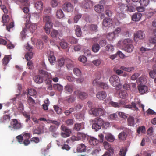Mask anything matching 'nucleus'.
<instances>
[{"mask_svg":"<svg viewBox=\"0 0 156 156\" xmlns=\"http://www.w3.org/2000/svg\"><path fill=\"white\" fill-rule=\"evenodd\" d=\"M132 40L129 38H127L123 41H119L118 43V44L122 45L124 47V50L128 53H131L132 52L134 46L132 44Z\"/></svg>","mask_w":156,"mask_h":156,"instance_id":"nucleus-1","label":"nucleus"},{"mask_svg":"<svg viewBox=\"0 0 156 156\" xmlns=\"http://www.w3.org/2000/svg\"><path fill=\"white\" fill-rule=\"evenodd\" d=\"M43 22L45 24V26L43 28L45 32L48 34H50V29L53 25L52 18L48 15H45L43 16Z\"/></svg>","mask_w":156,"mask_h":156,"instance_id":"nucleus-2","label":"nucleus"},{"mask_svg":"<svg viewBox=\"0 0 156 156\" xmlns=\"http://www.w3.org/2000/svg\"><path fill=\"white\" fill-rule=\"evenodd\" d=\"M16 138L19 143L26 146L28 145L30 143L29 140L30 134L28 133H23L22 134L17 136Z\"/></svg>","mask_w":156,"mask_h":156,"instance_id":"nucleus-3","label":"nucleus"},{"mask_svg":"<svg viewBox=\"0 0 156 156\" xmlns=\"http://www.w3.org/2000/svg\"><path fill=\"white\" fill-rule=\"evenodd\" d=\"M131 104H128L126 105H124L123 107L124 108L131 109L133 107V108L134 110L138 111V108L137 107L139 106L142 108L143 111H144V105L141 104L140 101L138 98H136L134 99V101H133L131 103Z\"/></svg>","mask_w":156,"mask_h":156,"instance_id":"nucleus-4","label":"nucleus"},{"mask_svg":"<svg viewBox=\"0 0 156 156\" xmlns=\"http://www.w3.org/2000/svg\"><path fill=\"white\" fill-rule=\"evenodd\" d=\"M31 18V15L28 14L25 19L26 21L25 27L27 30H28L31 32L33 33L37 29V26L35 24H33L30 22Z\"/></svg>","mask_w":156,"mask_h":156,"instance_id":"nucleus-5","label":"nucleus"},{"mask_svg":"<svg viewBox=\"0 0 156 156\" xmlns=\"http://www.w3.org/2000/svg\"><path fill=\"white\" fill-rule=\"evenodd\" d=\"M90 112V113L96 116L103 115L105 114V110L101 108H92Z\"/></svg>","mask_w":156,"mask_h":156,"instance_id":"nucleus-6","label":"nucleus"},{"mask_svg":"<svg viewBox=\"0 0 156 156\" xmlns=\"http://www.w3.org/2000/svg\"><path fill=\"white\" fill-rule=\"evenodd\" d=\"M93 122L92 128L95 129L96 131L98 130L101 128L102 122V119L99 118H96L93 121Z\"/></svg>","mask_w":156,"mask_h":156,"instance_id":"nucleus-7","label":"nucleus"},{"mask_svg":"<svg viewBox=\"0 0 156 156\" xmlns=\"http://www.w3.org/2000/svg\"><path fill=\"white\" fill-rule=\"evenodd\" d=\"M109 81L112 85L114 87H117L120 84V80L119 77L116 75L111 76L109 78Z\"/></svg>","mask_w":156,"mask_h":156,"instance_id":"nucleus-8","label":"nucleus"},{"mask_svg":"<svg viewBox=\"0 0 156 156\" xmlns=\"http://www.w3.org/2000/svg\"><path fill=\"white\" fill-rule=\"evenodd\" d=\"M22 125L16 119H13L10 123V125L9 127H11L16 129H19L22 128Z\"/></svg>","mask_w":156,"mask_h":156,"instance_id":"nucleus-9","label":"nucleus"},{"mask_svg":"<svg viewBox=\"0 0 156 156\" xmlns=\"http://www.w3.org/2000/svg\"><path fill=\"white\" fill-rule=\"evenodd\" d=\"M74 94L75 95L78 96L79 98L81 100L86 98L88 96V94L87 93L82 92L78 90H75L74 92Z\"/></svg>","mask_w":156,"mask_h":156,"instance_id":"nucleus-10","label":"nucleus"},{"mask_svg":"<svg viewBox=\"0 0 156 156\" xmlns=\"http://www.w3.org/2000/svg\"><path fill=\"white\" fill-rule=\"evenodd\" d=\"M62 9L64 11L67 12H71L73 10V7L70 3L66 2L63 5Z\"/></svg>","mask_w":156,"mask_h":156,"instance_id":"nucleus-11","label":"nucleus"},{"mask_svg":"<svg viewBox=\"0 0 156 156\" xmlns=\"http://www.w3.org/2000/svg\"><path fill=\"white\" fill-rule=\"evenodd\" d=\"M101 73L100 72H98L95 74V79L92 82V84L94 86H99L100 83L99 80L101 78Z\"/></svg>","mask_w":156,"mask_h":156,"instance_id":"nucleus-12","label":"nucleus"},{"mask_svg":"<svg viewBox=\"0 0 156 156\" xmlns=\"http://www.w3.org/2000/svg\"><path fill=\"white\" fill-rule=\"evenodd\" d=\"M134 40L137 38L140 39H143L145 37V34L144 32L141 30H139L136 32L134 34Z\"/></svg>","mask_w":156,"mask_h":156,"instance_id":"nucleus-13","label":"nucleus"},{"mask_svg":"<svg viewBox=\"0 0 156 156\" xmlns=\"http://www.w3.org/2000/svg\"><path fill=\"white\" fill-rule=\"evenodd\" d=\"M96 97L99 99L103 100L106 97L107 94L104 91H99L96 94Z\"/></svg>","mask_w":156,"mask_h":156,"instance_id":"nucleus-14","label":"nucleus"},{"mask_svg":"<svg viewBox=\"0 0 156 156\" xmlns=\"http://www.w3.org/2000/svg\"><path fill=\"white\" fill-rule=\"evenodd\" d=\"M138 88L139 92L141 94L145 93L148 90V87L147 86L141 84L138 86Z\"/></svg>","mask_w":156,"mask_h":156,"instance_id":"nucleus-15","label":"nucleus"},{"mask_svg":"<svg viewBox=\"0 0 156 156\" xmlns=\"http://www.w3.org/2000/svg\"><path fill=\"white\" fill-rule=\"evenodd\" d=\"M142 16V14L139 12H136L131 16L132 20L135 22L139 21Z\"/></svg>","mask_w":156,"mask_h":156,"instance_id":"nucleus-16","label":"nucleus"},{"mask_svg":"<svg viewBox=\"0 0 156 156\" xmlns=\"http://www.w3.org/2000/svg\"><path fill=\"white\" fill-rule=\"evenodd\" d=\"M39 73L41 74L44 78H51V75L48 72L46 71L40 69L39 70Z\"/></svg>","mask_w":156,"mask_h":156,"instance_id":"nucleus-17","label":"nucleus"},{"mask_svg":"<svg viewBox=\"0 0 156 156\" xmlns=\"http://www.w3.org/2000/svg\"><path fill=\"white\" fill-rule=\"evenodd\" d=\"M112 23V21L110 18H105L103 21V25L105 27L111 26Z\"/></svg>","mask_w":156,"mask_h":156,"instance_id":"nucleus-18","label":"nucleus"},{"mask_svg":"<svg viewBox=\"0 0 156 156\" xmlns=\"http://www.w3.org/2000/svg\"><path fill=\"white\" fill-rule=\"evenodd\" d=\"M92 6V3L90 0H86L82 2V7L83 8L88 9L91 7Z\"/></svg>","mask_w":156,"mask_h":156,"instance_id":"nucleus-19","label":"nucleus"},{"mask_svg":"<svg viewBox=\"0 0 156 156\" xmlns=\"http://www.w3.org/2000/svg\"><path fill=\"white\" fill-rule=\"evenodd\" d=\"M34 81L38 84L42 83L44 81V79L42 77L39 75L35 76L33 77Z\"/></svg>","mask_w":156,"mask_h":156,"instance_id":"nucleus-20","label":"nucleus"},{"mask_svg":"<svg viewBox=\"0 0 156 156\" xmlns=\"http://www.w3.org/2000/svg\"><path fill=\"white\" fill-rule=\"evenodd\" d=\"M86 147L83 144H79L77 147V152H82L86 151Z\"/></svg>","mask_w":156,"mask_h":156,"instance_id":"nucleus-21","label":"nucleus"},{"mask_svg":"<svg viewBox=\"0 0 156 156\" xmlns=\"http://www.w3.org/2000/svg\"><path fill=\"white\" fill-rule=\"evenodd\" d=\"M95 10L98 13H101L104 11L103 6L100 4L96 5L94 7Z\"/></svg>","mask_w":156,"mask_h":156,"instance_id":"nucleus-22","label":"nucleus"},{"mask_svg":"<svg viewBox=\"0 0 156 156\" xmlns=\"http://www.w3.org/2000/svg\"><path fill=\"white\" fill-rule=\"evenodd\" d=\"M83 126V123H76L74 125L73 129L77 131H79L84 128Z\"/></svg>","mask_w":156,"mask_h":156,"instance_id":"nucleus-23","label":"nucleus"},{"mask_svg":"<svg viewBox=\"0 0 156 156\" xmlns=\"http://www.w3.org/2000/svg\"><path fill=\"white\" fill-rule=\"evenodd\" d=\"M65 63L66 64L67 68L69 70L73 66V62L69 59H66Z\"/></svg>","mask_w":156,"mask_h":156,"instance_id":"nucleus-24","label":"nucleus"},{"mask_svg":"<svg viewBox=\"0 0 156 156\" xmlns=\"http://www.w3.org/2000/svg\"><path fill=\"white\" fill-rule=\"evenodd\" d=\"M64 16L65 15L61 9H59L57 10L56 13V17L57 18L61 19L64 17Z\"/></svg>","mask_w":156,"mask_h":156,"instance_id":"nucleus-25","label":"nucleus"},{"mask_svg":"<svg viewBox=\"0 0 156 156\" xmlns=\"http://www.w3.org/2000/svg\"><path fill=\"white\" fill-rule=\"evenodd\" d=\"M10 119V117L9 114L4 115L3 117L0 118V122H4L7 121H9Z\"/></svg>","mask_w":156,"mask_h":156,"instance_id":"nucleus-26","label":"nucleus"},{"mask_svg":"<svg viewBox=\"0 0 156 156\" xmlns=\"http://www.w3.org/2000/svg\"><path fill=\"white\" fill-rule=\"evenodd\" d=\"M73 87L72 85H67L64 87V89L67 93L71 94L73 90Z\"/></svg>","mask_w":156,"mask_h":156,"instance_id":"nucleus-27","label":"nucleus"},{"mask_svg":"<svg viewBox=\"0 0 156 156\" xmlns=\"http://www.w3.org/2000/svg\"><path fill=\"white\" fill-rule=\"evenodd\" d=\"M89 141L90 144L93 145H96L99 142L98 139L93 137H90Z\"/></svg>","mask_w":156,"mask_h":156,"instance_id":"nucleus-28","label":"nucleus"},{"mask_svg":"<svg viewBox=\"0 0 156 156\" xmlns=\"http://www.w3.org/2000/svg\"><path fill=\"white\" fill-rule=\"evenodd\" d=\"M35 7L37 10H42L43 7V3L41 1L36 2L35 4Z\"/></svg>","mask_w":156,"mask_h":156,"instance_id":"nucleus-29","label":"nucleus"},{"mask_svg":"<svg viewBox=\"0 0 156 156\" xmlns=\"http://www.w3.org/2000/svg\"><path fill=\"white\" fill-rule=\"evenodd\" d=\"M119 95L120 98L124 99L126 98L127 93L126 90H120L119 91Z\"/></svg>","mask_w":156,"mask_h":156,"instance_id":"nucleus-30","label":"nucleus"},{"mask_svg":"<svg viewBox=\"0 0 156 156\" xmlns=\"http://www.w3.org/2000/svg\"><path fill=\"white\" fill-rule=\"evenodd\" d=\"M11 59L10 55H5L2 59L3 63L4 65H6Z\"/></svg>","mask_w":156,"mask_h":156,"instance_id":"nucleus-31","label":"nucleus"},{"mask_svg":"<svg viewBox=\"0 0 156 156\" xmlns=\"http://www.w3.org/2000/svg\"><path fill=\"white\" fill-rule=\"evenodd\" d=\"M120 9L122 12H127V9L128 5L124 4L121 3L119 4Z\"/></svg>","mask_w":156,"mask_h":156,"instance_id":"nucleus-32","label":"nucleus"},{"mask_svg":"<svg viewBox=\"0 0 156 156\" xmlns=\"http://www.w3.org/2000/svg\"><path fill=\"white\" fill-rule=\"evenodd\" d=\"M51 36L53 38H55L59 36H61L62 34V33L59 34L58 31L55 30H53L51 32Z\"/></svg>","mask_w":156,"mask_h":156,"instance_id":"nucleus-33","label":"nucleus"},{"mask_svg":"<svg viewBox=\"0 0 156 156\" xmlns=\"http://www.w3.org/2000/svg\"><path fill=\"white\" fill-rule=\"evenodd\" d=\"M92 51L94 52H98L100 48L99 45L97 43L93 44L92 47Z\"/></svg>","mask_w":156,"mask_h":156,"instance_id":"nucleus-34","label":"nucleus"},{"mask_svg":"<svg viewBox=\"0 0 156 156\" xmlns=\"http://www.w3.org/2000/svg\"><path fill=\"white\" fill-rule=\"evenodd\" d=\"M105 138L107 141L110 142H113L114 140L113 135L110 133L106 134L105 136Z\"/></svg>","mask_w":156,"mask_h":156,"instance_id":"nucleus-35","label":"nucleus"},{"mask_svg":"<svg viewBox=\"0 0 156 156\" xmlns=\"http://www.w3.org/2000/svg\"><path fill=\"white\" fill-rule=\"evenodd\" d=\"M65 61L66 59H65L64 58L62 57L58 58V66H60V67H61L63 66L65 63Z\"/></svg>","mask_w":156,"mask_h":156,"instance_id":"nucleus-36","label":"nucleus"},{"mask_svg":"<svg viewBox=\"0 0 156 156\" xmlns=\"http://www.w3.org/2000/svg\"><path fill=\"white\" fill-rule=\"evenodd\" d=\"M75 33L78 37H80L82 34V31L80 28L79 26L77 25L76 26Z\"/></svg>","mask_w":156,"mask_h":156,"instance_id":"nucleus-37","label":"nucleus"},{"mask_svg":"<svg viewBox=\"0 0 156 156\" xmlns=\"http://www.w3.org/2000/svg\"><path fill=\"white\" fill-rule=\"evenodd\" d=\"M36 47L38 49H42L43 47V43L40 40H38L36 44Z\"/></svg>","mask_w":156,"mask_h":156,"instance_id":"nucleus-38","label":"nucleus"},{"mask_svg":"<svg viewBox=\"0 0 156 156\" xmlns=\"http://www.w3.org/2000/svg\"><path fill=\"white\" fill-rule=\"evenodd\" d=\"M120 69L122 70L129 72H131L134 69V68L133 67H126L124 66H121Z\"/></svg>","mask_w":156,"mask_h":156,"instance_id":"nucleus-39","label":"nucleus"},{"mask_svg":"<svg viewBox=\"0 0 156 156\" xmlns=\"http://www.w3.org/2000/svg\"><path fill=\"white\" fill-rule=\"evenodd\" d=\"M149 43L154 44L156 43V36L152 35L148 39Z\"/></svg>","mask_w":156,"mask_h":156,"instance_id":"nucleus-40","label":"nucleus"},{"mask_svg":"<svg viewBox=\"0 0 156 156\" xmlns=\"http://www.w3.org/2000/svg\"><path fill=\"white\" fill-rule=\"evenodd\" d=\"M33 55V53L32 52H28L25 55V58L27 61H29L32 58Z\"/></svg>","mask_w":156,"mask_h":156,"instance_id":"nucleus-41","label":"nucleus"},{"mask_svg":"<svg viewBox=\"0 0 156 156\" xmlns=\"http://www.w3.org/2000/svg\"><path fill=\"white\" fill-rule=\"evenodd\" d=\"M128 125L130 126H133L135 124L134 118L132 117H129L127 119Z\"/></svg>","mask_w":156,"mask_h":156,"instance_id":"nucleus-42","label":"nucleus"},{"mask_svg":"<svg viewBox=\"0 0 156 156\" xmlns=\"http://www.w3.org/2000/svg\"><path fill=\"white\" fill-rule=\"evenodd\" d=\"M9 17L8 15L4 14L2 17V21L3 23H6L9 21Z\"/></svg>","mask_w":156,"mask_h":156,"instance_id":"nucleus-43","label":"nucleus"},{"mask_svg":"<svg viewBox=\"0 0 156 156\" xmlns=\"http://www.w3.org/2000/svg\"><path fill=\"white\" fill-rule=\"evenodd\" d=\"M150 2V0H140V3L142 6H147Z\"/></svg>","mask_w":156,"mask_h":156,"instance_id":"nucleus-44","label":"nucleus"},{"mask_svg":"<svg viewBox=\"0 0 156 156\" xmlns=\"http://www.w3.org/2000/svg\"><path fill=\"white\" fill-rule=\"evenodd\" d=\"M110 123L108 122H104L102 119V122L101 124V127L103 128L107 129L110 126Z\"/></svg>","mask_w":156,"mask_h":156,"instance_id":"nucleus-45","label":"nucleus"},{"mask_svg":"<svg viewBox=\"0 0 156 156\" xmlns=\"http://www.w3.org/2000/svg\"><path fill=\"white\" fill-rule=\"evenodd\" d=\"M53 87L55 90H57L58 91H61L62 90L63 88V87L58 83L54 84Z\"/></svg>","mask_w":156,"mask_h":156,"instance_id":"nucleus-46","label":"nucleus"},{"mask_svg":"<svg viewBox=\"0 0 156 156\" xmlns=\"http://www.w3.org/2000/svg\"><path fill=\"white\" fill-rule=\"evenodd\" d=\"M99 87L105 90L108 89L109 87L107 83L102 82L100 83Z\"/></svg>","mask_w":156,"mask_h":156,"instance_id":"nucleus-47","label":"nucleus"},{"mask_svg":"<svg viewBox=\"0 0 156 156\" xmlns=\"http://www.w3.org/2000/svg\"><path fill=\"white\" fill-rule=\"evenodd\" d=\"M127 9V12H134L136 10V6H133L132 5H128Z\"/></svg>","mask_w":156,"mask_h":156,"instance_id":"nucleus-48","label":"nucleus"},{"mask_svg":"<svg viewBox=\"0 0 156 156\" xmlns=\"http://www.w3.org/2000/svg\"><path fill=\"white\" fill-rule=\"evenodd\" d=\"M54 110L58 114H60L62 112V109L58 106L54 105L53 107Z\"/></svg>","mask_w":156,"mask_h":156,"instance_id":"nucleus-49","label":"nucleus"},{"mask_svg":"<svg viewBox=\"0 0 156 156\" xmlns=\"http://www.w3.org/2000/svg\"><path fill=\"white\" fill-rule=\"evenodd\" d=\"M23 116L26 118L25 120L26 122H28L29 121L30 119V114L26 112H23Z\"/></svg>","mask_w":156,"mask_h":156,"instance_id":"nucleus-50","label":"nucleus"},{"mask_svg":"<svg viewBox=\"0 0 156 156\" xmlns=\"http://www.w3.org/2000/svg\"><path fill=\"white\" fill-rule=\"evenodd\" d=\"M87 135L83 133L78 132L77 133V136L80 139H85Z\"/></svg>","mask_w":156,"mask_h":156,"instance_id":"nucleus-51","label":"nucleus"},{"mask_svg":"<svg viewBox=\"0 0 156 156\" xmlns=\"http://www.w3.org/2000/svg\"><path fill=\"white\" fill-rule=\"evenodd\" d=\"M141 83H144L147 82V79L145 77L142 76L138 79L137 80Z\"/></svg>","mask_w":156,"mask_h":156,"instance_id":"nucleus-52","label":"nucleus"},{"mask_svg":"<svg viewBox=\"0 0 156 156\" xmlns=\"http://www.w3.org/2000/svg\"><path fill=\"white\" fill-rule=\"evenodd\" d=\"M108 40L111 41L115 37V35L112 32L109 33L107 36Z\"/></svg>","mask_w":156,"mask_h":156,"instance_id":"nucleus-53","label":"nucleus"},{"mask_svg":"<svg viewBox=\"0 0 156 156\" xmlns=\"http://www.w3.org/2000/svg\"><path fill=\"white\" fill-rule=\"evenodd\" d=\"M127 135L125 132H122L119 135V138L122 140H125L126 138Z\"/></svg>","mask_w":156,"mask_h":156,"instance_id":"nucleus-54","label":"nucleus"},{"mask_svg":"<svg viewBox=\"0 0 156 156\" xmlns=\"http://www.w3.org/2000/svg\"><path fill=\"white\" fill-rule=\"evenodd\" d=\"M126 152V149L124 148L121 149L119 151V156H125Z\"/></svg>","mask_w":156,"mask_h":156,"instance_id":"nucleus-55","label":"nucleus"},{"mask_svg":"<svg viewBox=\"0 0 156 156\" xmlns=\"http://www.w3.org/2000/svg\"><path fill=\"white\" fill-rule=\"evenodd\" d=\"M48 59L51 64L55 62L56 60L55 57L53 55L49 56Z\"/></svg>","mask_w":156,"mask_h":156,"instance_id":"nucleus-56","label":"nucleus"},{"mask_svg":"<svg viewBox=\"0 0 156 156\" xmlns=\"http://www.w3.org/2000/svg\"><path fill=\"white\" fill-rule=\"evenodd\" d=\"M60 45L62 48L66 49L68 47V43L65 41H62L60 43Z\"/></svg>","mask_w":156,"mask_h":156,"instance_id":"nucleus-57","label":"nucleus"},{"mask_svg":"<svg viewBox=\"0 0 156 156\" xmlns=\"http://www.w3.org/2000/svg\"><path fill=\"white\" fill-rule=\"evenodd\" d=\"M69 41L72 44H75L78 42V40L77 39L72 37H69Z\"/></svg>","mask_w":156,"mask_h":156,"instance_id":"nucleus-58","label":"nucleus"},{"mask_svg":"<svg viewBox=\"0 0 156 156\" xmlns=\"http://www.w3.org/2000/svg\"><path fill=\"white\" fill-rule=\"evenodd\" d=\"M73 73L75 74L77 76H80L81 74V71L80 70L77 68H75L73 69Z\"/></svg>","mask_w":156,"mask_h":156,"instance_id":"nucleus-59","label":"nucleus"},{"mask_svg":"<svg viewBox=\"0 0 156 156\" xmlns=\"http://www.w3.org/2000/svg\"><path fill=\"white\" fill-rule=\"evenodd\" d=\"M28 93L30 95L34 96L36 95L37 92L35 89H31L28 90Z\"/></svg>","mask_w":156,"mask_h":156,"instance_id":"nucleus-60","label":"nucleus"},{"mask_svg":"<svg viewBox=\"0 0 156 156\" xmlns=\"http://www.w3.org/2000/svg\"><path fill=\"white\" fill-rule=\"evenodd\" d=\"M114 50L113 46L111 45H108L106 47V50L108 51L112 52Z\"/></svg>","mask_w":156,"mask_h":156,"instance_id":"nucleus-61","label":"nucleus"},{"mask_svg":"<svg viewBox=\"0 0 156 156\" xmlns=\"http://www.w3.org/2000/svg\"><path fill=\"white\" fill-rule=\"evenodd\" d=\"M27 101L30 105H34L35 103V101L30 97H28Z\"/></svg>","mask_w":156,"mask_h":156,"instance_id":"nucleus-62","label":"nucleus"},{"mask_svg":"<svg viewBox=\"0 0 156 156\" xmlns=\"http://www.w3.org/2000/svg\"><path fill=\"white\" fill-rule=\"evenodd\" d=\"M109 103L112 106L114 107L118 108L121 107L120 104H119L118 103L113 101H111Z\"/></svg>","mask_w":156,"mask_h":156,"instance_id":"nucleus-63","label":"nucleus"},{"mask_svg":"<svg viewBox=\"0 0 156 156\" xmlns=\"http://www.w3.org/2000/svg\"><path fill=\"white\" fill-rule=\"evenodd\" d=\"M150 77L152 78H154L156 76V72L154 70L150 71L149 73Z\"/></svg>","mask_w":156,"mask_h":156,"instance_id":"nucleus-64","label":"nucleus"}]
</instances>
